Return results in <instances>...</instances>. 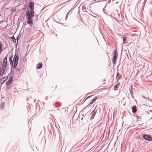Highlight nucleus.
I'll list each match as a JSON object with an SVG mask.
<instances>
[{"label": "nucleus", "instance_id": "obj_1", "mask_svg": "<svg viewBox=\"0 0 152 152\" xmlns=\"http://www.w3.org/2000/svg\"><path fill=\"white\" fill-rule=\"evenodd\" d=\"M19 57L18 54H15L13 58L14 64H13V67L15 68L16 67L18 64L19 60Z\"/></svg>", "mask_w": 152, "mask_h": 152}, {"label": "nucleus", "instance_id": "obj_2", "mask_svg": "<svg viewBox=\"0 0 152 152\" xmlns=\"http://www.w3.org/2000/svg\"><path fill=\"white\" fill-rule=\"evenodd\" d=\"M34 11L28 10L26 13V15L28 17L27 18H31L34 16Z\"/></svg>", "mask_w": 152, "mask_h": 152}, {"label": "nucleus", "instance_id": "obj_3", "mask_svg": "<svg viewBox=\"0 0 152 152\" xmlns=\"http://www.w3.org/2000/svg\"><path fill=\"white\" fill-rule=\"evenodd\" d=\"M118 54L116 49L114 51V56H113V62L114 64H115L117 61Z\"/></svg>", "mask_w": 152, "mask_h": 152}, {"label": "nucleus", "instance_id": "obj_4", "mask_svg": "<svg viewBox=\"0 0 152 152\" xmlns=\"http://www.w3.org/2000/svg\"><path fill=\"white\" fill-rule=\"evenodd\" d=\"M7 66H1V68H0V75L2 76L4 74L6 75L5 72Z\"/></svg>", "mask_w": 152, "mask_h": 152}, {"label": "nucleus", "instance_id": "obj_5", "mask_svg": "<svg viewBox=\"0 0 152 152\" xmlns=\"http://www.w3.org/2000/svg\"><path fill=\"white\" fill-rule=\"evenodd\" d=\"M34 3L33 2H31L29 3L28 8V10H31V11H34L33 10V9L34 8Z\"/></svg>", "mask_w": 152, "mask_h": 152}, {"label": "nucleus", "instance_id": "obj_6", "mask_svg": "<svg viewBox=\"0 0 152 152\" xmlns=\"http://www.w3.org/2000/svg\"><path fill=\"white\" fill-rule=\"evenodd\" d=\"M143 137L146 140H148L149 141H151L152 140V138L149 135H143Z\"/></svg>", "mask_w": 152, "mask_h": 152}, {"label": "nucleus", "instance_id": "obj_7", "mask_svg": "<svg viewBox=\"0 0 152 152\" xmlns=\"http://www.w3.org/2000/svg\"><path fill=\"white\" fill-rule=\"evenodd\" d=\"M7 58L6 57L4 59L1 66H7Z\"/></svg>", "mask_w": 152, "mask_h": 152}, {"label": "nucleus", "instance_id": "obj_8", "mask_svg": "<svg viewBox=\"0 0 152 152\" xmlns=\"http://www.w3.org/2000/svg\"><path fill=\"white\" fill-rule=\"evenodd\" d=\"M96 110H94L91 113V117L90 118V119L91 120L92 119H93L96 113Z\"/></svg>", "mask_w": 152, "mask_h": 152}, {"label": "nucleus", "instance_id": "obj_9", "mask_svg": "<svg viewBox=\"0 0 152 152\" xmlns=\"http://www.w3.org/2000/svg\"><path fill=\"white\" fill-rule=\"evenodd\" d=\"M28 19L27 22L28 24L30 25V26H32L33 25V21L31 19V18H27Z\"/></svg>", "mask_w": 152, "mask_h": 152}, {"label": "nucleus", "instance_id": "obj_10", "mask_svg": "<svg viewBox=\"0 0 152 152\" xmlns=\"http://www.w3.org/2000/svg\"><path fill=\"white\" fill-rule=\"evenodd\" d=\"M7 77H4V78H2L0 80V83L1 84L4 82L5 80L7 79Z\"/></svg>", "mask_w": 152, "mask_h": 152}, {"label": "nucleus", "instance_id": "obj_11", "mask_svg": "<svg viewBox=\"0 0 152 152\" xmlns=\"http://www.w3.org/2000/svg\"><path fill=\"white\" fill-rule=\"evenodd\" d=\"M12 80V77L9 78L8 80L6 82V84L7 86L10 85Z\"/></svg>", "mask_w": 152, "mask_h": 152}, {"label": "nucleus", "instance_id": "obj_12", "mask_svg": "<svg viewBox=\"0 0 152 152\" xmlns=\"http://www.w3.org/2000/svg\"><path fill=\"white\" fill-rule=\"evenodd\" d=\"M116 77L117 78H118L117 79V81H118L121 78V75L118 73H117Z\"/></svg>", "mask_w": 152, "mask_h": 152}, {"label": "nucleus", "instance_id": "obj_13", "mask_svg": "<svg viewBox=\"0 0 152 152\" xmlns=\"http://www.w3.org/2000/svg\"><path fill=\"white\" fill-rule=\"evenodd\" d=\"M12 56H11L10 57V59H9V61H10V65L12 64V66H13V64H14V61L13 62V61L12 60Z\"/></svg>", "mask_w": 152, "mask_h": 152}, {"label": "nucleus", "instance_id": "obj_14", "mask_svg": "<svg viewBox=\"0 0 152 152\" xmlns=\"http://www.w3.org/2000/svg\"><path fill=\"white\" fill-rule=\"evenodd\" d=\"M42 67V64L41 63L38 64L37 65V68L38 69H40Z\"/></svg>", "mask_w": 152, "mask_h": 152}, {"label": "nucleus", "instance_id": "obj_15", "mask_svg": "<svg viewBox=\"0 0 152 152\" xmlns=\"http://www.w3.org/2000/svg\"><path fill=\"white\" fill-rule=\"evenodd\" d=\"M132 108V112L133 113L137 111L136 107L135 106H133Z\"/></svg>", "mask_w": 152, "mask_h": 152}, {"label": "nucleus", "instance_id": "obj_16", "mask_svg": "<svg viewBox=\"0 0 152 152\" xmlns=\"http://www.w3.org/2000/svg\"><path fill=\"white\" fill-rule=\"evenodd\" d=\"M4 102H3L1 103L0 105V107L1 109H3L4 108Z\"/></svg>", "mask_w": 152, "mask_h": 152}, {"label": "nucleus", "instance_id": "obj_17", "mask_svg": "<svg viewBox=\"0 0 152 152\" xmlns=\"http://www.w3.org/2000/svg\"><path fill=\"white\" fill-rule=\"evenodd\" d=\"M97 98V97H95L91 101V102L90 103L88 104V105H90L91 104H92L96 100Z\"/></svg>", "mask_w": 152, "mask_h": 152}, {"label": "nucleus", "instance_id": "obj_18", "mask_svg": "<svg viewBox=\"0 0 152 152\" xmlns=\"http://www.w3.org/2000/svg\"><path fill=\"white\" fill-rule=\"evenodd\" d=\"M123 43L124 44H125L126 43V38L125 37H123Z\"/></svg>", "mask_w": 152, "mask_h": 152}, {"label": "nucleus", "instance_id": "obj_19", "mask_svg": "<svg viewBox=\"0 0 152 152\" xmlns=\"http://www.w3.org/2000/svg\"><path fill=\"white\" fill-rule=\"evenodd\" d=\"M11 38H12V39H13V42L15 43L16 42V40L15 38L14 37H11Z\"/></svg>", "mask_w": 152, "mask_h": 152}, {"label": "nucleus", "instance_id": "obj_20", "mask_svg": "<svg viewBox=\"0 0 152 152\" xmlns=\"http://www.w3.org/2000/svg\"><path fill=\"white\" fill-rule=\"evenodd\" d=\"M2 45L1 42L0 41V50H2Z\"/></svg>", "mask_w": 152, "mask_h": 152}, {"label": "nucleus", "instance_id": "obj_21", "mask_svg": "<svg viewBox=\"0 0 152 152\" xmlns=\"http://www.w3.org/2000/svg\"><path fill=\"white\" fill-rule=\"evenodd\" d=\"M146 101H152V99H149V98H147V100H146Z\"/></svg>", "mask_w": 152, "mask_h": 152}, {"label": "nucleus", "instance_id": "obj_22", "mask_svg": "<svg viewBox=\"0 0 152 152\" xmlns=\"http://www.w3.org/2000/svg\"><path fill=\"white\" fill-rule=\"evenodd\" d=\"M142 97L143 99H145L146 100H147V98L145 96H144L143 95L142 96Z\"/></svg>", "mask_w": 152, "mask_h": 152}, {"label": "nucleus", "instance_id": "obj_23", "mask_svg": "<svg viewBox=\"0 0 152 152\" xmlns=\"http://www.w3.org/2000/svg\"><path fill=\"white\" fill-rule=\"evenodd\" d=\"M114 88H118V86L117 85H116L114 86Z\"/></svg>", "mask_w": 152, "mask_h": 152}, {"label": "nucleus", "instance_id": "obj_24", "mask_svg": "<svg viewBox=\"0 0 152 152\" xmlns=\"http://www.w3.org/2000/svg\"><path fill=\"white\" fill-rule=\"evenodd\" d=\"M137 119H140V116H138L137 115Z\"/></svg>", "mask_w": 152, "mask_h": 152}, {"label": "nucleus", "instance_id": "obj_25", "mask_svg": "<svg viewBox=\"0 0 152 152\" xmlns=\"http://www.w3.org/2000/svg\"><path fill=\"white\" fill-rule=\"evenodd\" d=\"M90 97V96H88V97H87L86 98V99H88V98H89Z\"/></svg>", "mask_w": 152, "mask_h": 152}, {"label": "nucleus", "instance_id": "obj_26", "mask_svg": "<svg viewBox=\"0 0 152 152\" xmlns=\"http://www.w3.org/2000/svg\"><path fill=\"white\" fill-rule=\"evenodd\" d=\"M4 81V80H2L1 81V82H3Z\"/></svg>", "mask_w": 152, "mask_h": 152}, {"label": "nucleus", "instance_id": "obj_27", "mask_svg": "<svg viewBox=\"0 0 152 152\" xmlns=\"http://www.w3.org/2000/svg\"><path fill=\"white\" fill-rule=\"evenodd\" d=\"M1 51H2V50H0V53H1Z\"/></svg>", "mask_w": 152, "mask_h": 152}, {"label": "nucleus", "instance_id": "obj_28", "mask_svg": "<svg viewBox=\"0 0 152 152\" xmlns=\"http://www.w3.org/2000/svg\"><path fill=\"white\" fill-rule=\"evenodd\" d=\"M17 41H18V37H17Z\"/></svg>", "mask_w": 152, "mask_h": 152}, {"label": "nucleus", "instance_id": "obj_29", "mask_svg": "<svg viewBox=\"0 0 152 152\" xmlns=\"http://www.w3.org/2000/svg\"><path fill=\"white\" fill-rule=\"evenodd\" d=\"M132 91H131V93H132Z\"/></svg>", "mask_w": 152, "mask_h": 152}, {"label": "nucleus", "instance_id": "obj_30", "mask_svg": "<svg viewBox=\"0 0 152 152\" xmlns=\"http://www.w3.org/2000/svg\"><path fill=\"white\" fill-rule=\"evenodd\" d=\"M132 91H131V93H132Z\"/></svg>", "mask_w": 152, "mask_h": 152}, {"label": "nucleus", "instance_id": "obj_31", "mask_svg": "<svg viewBox=\"0 0 152 152\" xmlns=\"http://www.w3.org/2000/svg\"><path fill=\"white\" fill-rule=\"evenodd\" d=\"M119 84H120V83H118V85H119Z\"/></svg>", "mask_w": 152, "mask_h": 152}, {"label": "nucleus", "instance_id": "obj_32", "mask_svg": "<svg viewBox=\"0 0 152 152\" xmlns=\"http://www.w3.org/2000/svg\"><path fill=\"white\" fill-rule=\"evenodd\" d=\"M119 84H120V83H118V85H119Z\"/></svg>", "mask_w": 152, "mask_h": 152}]
</instances>
